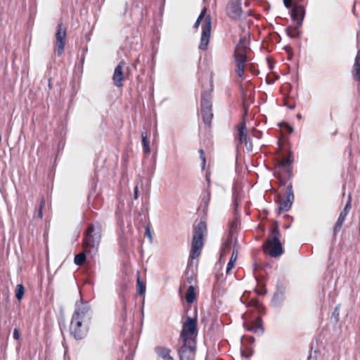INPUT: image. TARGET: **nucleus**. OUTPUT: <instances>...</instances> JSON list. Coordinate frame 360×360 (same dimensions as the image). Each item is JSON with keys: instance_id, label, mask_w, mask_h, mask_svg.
<instances>
[{"instance_id": "4d7b16f0", "label": "nucleus", "mask_w": 360, "mask_h": 360, "mask_svg": "<svg viewBox=\"0 0 360 360\" xmlns=\"http://www.w3.org/2000/svg\"><path fill=\"white\" fill-rule=\"evenodd\" d=\"M311 360H316V357L312 355V359Z\"/></svg>"}, {"instance_id": "aec40b11", "label": "nucleus", "mask_w": 360, "mask_h": 360, "mask_svg": "<svg viewBox=\"0 0 360 360\" xmlns=\"http://www.w3.org/2000/svg\"><path fill=\"white\" fill-rule=\"evenodd\" d=\"M352 75L354 81L360 83V49L357 51L354 59V63L352 70Z\"/></svg>"}, {"instance_id": "ea45409f", "label": "nucleus", "mask_w": 360, "mask_h": 360, "mask_svg": "<svg viewBox=\"0 0 360 360\" xmlns=\"http://www.w3.org/2000/svg\"><path fill=\"white\" fill-rule=\"evenodd\" d=\"M244 143L245 144V147L248 150L251 151L252 150V145L250 139L249 141H247V142H244Z\"/></svg>"}, {"instance_id": "7c9ffc66", "label": "nucleus", "mask_w": 360, "mask_h": 360, "mask_svg": "<svg viewBox=\"0 0 360 360\" xmlns=\"http://www.w3.org/2000/svg\"><path fill=\"white\" fill-rule=\"evenodd\" d=\"M120 301L121 304V316H126L127 314V299L124 294L120 295Z\"/></svg>"}, {"instance_id": "2f4dec72", "label": "nucleus", "mask_w": 360, "mask_h": 360, "mask_svg": "<svg viewBox=\"0 0 360 360\" xmlns=\"http://www.w3.org/2000/svg\"><path fill=\"white\" fill-rule=\"evenodd\" d=\"M15 297L18 301H20L25 293V288L22 284L17 285L15 290Z\"/></svg>"}, {"instance_id": "49530a36", "label": "nucleus", "mask_w": 360, "mask_h": 360, "mask_svg": "<svg viewBox=\"0 0 360 360\" xmlns=\"http://www.w3.org/2000/svg\"><path fill=\"white\" fill-rule=\"evenodd\" d=\"M285 105H286L289 109H294L295 108V104H287L285 103Z\"/></svg>"}, {"instance_id": "c9c22d12", "label": "nucleus", "mask_w": 360, "mask_h": 360, "mask_svg": "<svg viewBox=\"0 0 360 360\" xmlns=\"http://www.w3.org/2000/svg\"><path fill=\"white\" fill-rule=\"evenodd\" d=\"M44 203H45V200L44 198H41V201H40L39 207L38 210V217L40 219H42V217H43L42 209L44 205Z\"/></svg>"}, {"instance_id": "864d4df0", "label": "nucleus", "mask_w": 360, "mask_h": 360, "mask_svg": "<svg viewBox=\"0 0 360 360\" xmlns=\"http://www.w3.org/2000/svg\"><path fill=\"white\" fill-rule=\"evenodd\" d=\"M205 17L203 16H201L199 15V16L197 18V21H199L200 22H201V21L202 20V19L204 18Z\"/></svg>"}, {"instance_id": "3c124183", "label": "nucleus", "mask_w": 360, "mask_h": 360, "mask_svg": "<svg viewBox=\"0 0 360 360\" xmlns=\"http://www.w3.org/2000/svg\"><path fill=\"white\" fill-rule=\"evenodd\" d=\"M200 24V22L199 21H197V20H196V21H195V24H194V25H193V27H194L195 29H197V28L199 27Z\"/></svg>"}, {"instance_id": "79ce46f5", "label": "nucleus", "mask_w": 360, "mask_h": 360, "mask_svg": "<svg viewBox=\"0 0 360 360\" xmlns=\"http://www.w3.org/2000/svg\"><path fill=\"white\" fill-rule=\"evenodd\" d=\"M145 235L148 236L150 240L152 239L151 232L148 226L146 228Z\"/></svg>"}, {"instance_id": "f3484780", "label": "nucleus", "mask_w": 360, "mask_h": 360, "mask_svg": "<svg viewBox=\"0 0 360 360\" xmlns=\"http://www.w3.org/2000/svg\"><path fill=\"white\" fill-rule=\"evenodd\" d=\"M125 65V63L124 60H121L118 65L116 66L114 70V73L112 75V80L114 82V84L117 87H121L122 86V80L124 79V75H123V68Z\"/></svg>"}, {"instance_id": "f704fd0d", "label": "nucleus", "mask_w": 360, "mask_h": 360, "mask_svg": "<svg viewBox=\"0 0 360 360\" xmlns=\"http://www.w3.org/2000/svg\"><path fill=\"white\" fill-rule=\"evenodd\" d=\"M232 198H233V204L234 205V208L235 210H236V208L238 207V200L239 198V193L236 190L235 188H233V193H232Z\"/></svg>"}, {"instance_id": "9d476101", "label": "nucleus", "mask_w": 360, "mask_h": 360, "mask_svg": "<svg viewBox=\"0 0 360 360\" xmlns=\"http://www.w3.org/2000/svg\"><path fill=\"white\" fill-rule=\"evenodd\" d=\"M66 36V28L63 26L62 22L58 23L56 27V47L54 50L55 54L58 57H60L64 51Z\"/></svg>"}, {"instance_id": "bb28decb", "label": "nucleus", "mask_w": 360, "mask_h": 360, "mask_svg": "<svg viewBox=\"0 0 360 360\" xmlns=\"http://www.w3.org/2000/svg\"><path fill=\"white\" fill-rule=\"evenodd\" d=\"M300 27V26L297 25L293 27H288L285 29V32L288 36L292 39L299 38L300 37V32L299 31Z\"/></svg>"}, {"instance_id": "b1692460", "label": "nucleus", "mask_w": 360, "mask_h": 360, "mask_svg": "<svg viewBox=\"0 0 360 360\" xmlns=\"http://www.w3.org/2000/svg\"><path fill=\"white\" fill-rule=\"evenodd\" d=\"M274 175L278 179L280 186H285L292 177V174L283 173L282 172H276Z\"/></svg>"}, {"instance_id": "a878e982", "label": "nucleus", "mask_w": 360, "mask_h": 360, "mask_svg": "<svg viewBox=\"0 0 360 360\" xmlns=\"http://www.w3.org/2000/svg\"><path fill=\"white\" fill-rule=\"evenodd\" d=\"M238 257V249L236 246L233 247L231 257L227 264L226 266V273L229 274V271L233 269L234 266V263L236 262Z\"/></svg>"}, {"instance_id": "c756f323", "label": "nucleus", "mask_w": 360, "mask_h": 360, "mask_svg": "<svg viewBox=\"0 0 360 360\" xmlns=\"http://www.w3.org/2000/svg\"><path fill=\"white\" fill-rule=\"evenodd\" d=\"M141 141L143 148V152L146 154H150V143L148 140L147 135L146 132H141Z\"/></svg>"}, {"instance_id": "9b49d317", "label": "nucleus", "mask_w": 360, "mask_h": 360, "mask_svg": "<svg viewBox=\"0 0 360 360\" xmlns=\"http://www.w3.org/2000/svg\"><path fill=\"white\" fill-rule=\"evenodd\" d=\"M244 328L250 332L258 335H262L264 332V328L262 325V319L260 316L257 317H250L243 321Z\"/></svg>"}, {"instance_id": "c85d7f7f", "label": "nucleus", "mask_w": 360, "mask_h": 360, "mask_svg": "<svg viewBox=\"0 0 360 360\" xmlns=\"http://www.w3.org/2000/svg\"><path fill=\"white\" fill-rule=\"evenodd\" d=\"M206 180L207 182V188L205 190L206 194L203 195L202 201L205 206H207L210 202V197H211V193L210 191V179L207 174L206 175Z\"/></svg>"}, {"instance_id": "412c9836", "label": "nucleus", "mask_w": 360, "mask_h": 360, "mask_svg": "<svg viewBox=\"0 0 360 360\" xmlns=\"http://www.w3.org/2000/svg\"><path fill=\"white\" fill-rule=\"evenodd\" d=\"M238 129V139L240 143L249 141V137L246 132V124L245 121L241 122L237 125Z\"/></svg>"}, {"instance_id": "4c0bfd02", "label": "nucleus", "mask_w": 360, "mask_h": 360, "mask_svg": "<svg viewBox=\"0 0 360 360\" xmlns=\"http://www.w3.org/2000/svg\"><path fill=\"white\" fill-rule=\"evenodd\" d=\"M133 198L134 200H137L139 198V185L138 184H136L134 187Z\"/></svg>"}, {"instance_id": "6ab92c4d", "label": "nucleus", "mask_w": 360, "mask_h": 360, "mask_svg": "<svg viewBox=\"0 0 360 360\" xmlns=\"http://www.w3.org/2000/svg\"><path fill=\"white\" fill-rule=\"evenodd\" d=\"M233 56L235 59H247V51L244 39H240L236 45Z\"/></svg>"}, {"instance_id": "2eb2a0df", "label": "nucleus", "mask_w": 360, "mask_h": 360, "mask_svg": "<svg viewBox=\"0 0 360 360\" xmlns=\"http://www.w3.org/2000/svg\"><path fill=\"white\" fill-rule=\"evenodd\" d=\"M352 208L351 204V195H349L347 202L343 209V210L340 212L339 217L334 226L333 228V236H335L337 233L341 230L343 223L345 221V219Z\"/></svg>"}, {"instance_id": "1a4fd4ad", "label": "nucleus", "mask_w": 360, "mask_h": 360, "mask_svg": "<svg viewBox=\"0 0 360 360\" xmlns=\"http://www.w3.org/2000/svg\"><path fill=\"white\" fill-rule=\"evenodd\" d=\"M70 334L75 340H80L87 334L88 325H84V321L72 316L70 327Z\"/></svg>"}, {"instance_id": "a211bd4d", "label": "nucleus", "mask_w": 360, "mask_h": 360, "mask_svg": "<svg viewBox=\"0 0 360 360\" xmlns=\"http://www.w3.org/2000/svg\"><path fill=\"white\" fill-rule=\"evenodd\" d=\"M285 288L282 283H278L276 285V290L273 296V303L276 305L280 304L285 300Z\"/></svg>"}, {"instance_id": "f03ea898", "label": "nucleus", "mask_w": 360, "mask_h": 360, "mask_svg": "<svg viewBox=\"0 0 360 360\" xmlns=\"http://www.w3.org/2000/svg\"><path fill=\"white\" fill-rule=\"evenodd\" d=\"M281 235L276 224L271 229V234L269 236L266 243L262 245L266 253L272 257H277L283 253L282 245L280 240Z\"/></svg>"}, {"instance_id": "5701e85b", "label": "nucleus", "mask_w": 360, "mask_h": 360, "mask_svg": "<svg viewBox=\"0 0 360 360\" xmlns=\"http://www.w3.org/2000/svg\"><path fill=\"white\" fill-rule=\"evenodd\" d=\"M248 307H252L257 313L260 314H265V307L256 298H252L248 304Z\"/></svg>"}, {"instance_id": "de8ad7c7", "label": "nucleus", "mask_w": 360, "mask_h": 360, "mask_svg": "<svg viewBox=\"0 0 360 360\" xmlns=\"http://www.w3.org/2000/svg\"><path fill=\"white\" fill-rule=\"evenodd\" d=\"M187 282L189 283H192L193 281V276H187Z\"/></svg>"}, {"instance_id": "4be33fe9", "label": "nucleus", "mask_w": 360, "mask_h": 360, "mask_svg": "<svg viewBox=\"0 0 360 360\" xmlns=\"http://www.w3.org/2000/svg\"><path fill=\"white\" fill-rule=\"evenodd\" d=\"M156 354L164 360H174L170 355L171 349L165 347H156L155 348Z\"/></svg>"}, {"instance_id": "dca6fc26", "label": "nucleus", "mask_w": 360, "mask_h": 360, "mask_svg": "<svg viewBox=\"0 0 360 360\" xmlns=\"http://www.w3.org/2000/svg\"><path fill=\"white\" fill-rule=\"evenodd\" d=\"M305 15V8L302 5L295 4L290 11V16L298 26H302Z\"/></svg>"}, {"instance_id": "f8f14e48", "label": "nucleus", "mask_w": 360, "mask_h": 360, "mask_svg": "<svg viewBox=\"0 0 360 360\" xmlns=\"http://www.w3.org/2000/svg\"><path fill=\"white\" fill-rule=\"evenodd\" d=\"M227 15L232 20H237L243 17L242 0H229L226 6Z\"/></svg>"}, {"instance_id": "473e14b6", "label": "nucleus", "mask_w": 360, "mask_h": 360, "mask_svg": "<svg viewBox=\"0 0 360 360\" xmlns=\"http://www.w3.org/2000/svg\"><path fill=\"white\" fill-rule=\"evenodd\" d=\"M137 284L139 286L138 294L139 295L144 294L146 292V285L144 284V283L141 280L139 274H138V276H137Z\"/></svg>"}, {"instance_id": "5fc2aeb1", "label": "nucleus", "mask_w": 360, "mask_h": 360, "mask_svg": "<svg viewBox=\"0 0 360 360\" xmlns=\"http://www.w3.org/2000/svg\"><path fill=\"white\" fill-rule=\"evenodd\" d=\"M297 119H300H300H302V115H301V114H300V113H298V114L297 115Z\"/></svg>"}, {"instance_id": "e433bc0d", "label": "nucleus", "mask_w": 360, "mask_h": 360, "mask_svg": "<svg viewBox=\"0 0 360 360\" xmlns=\"http://www.w3.org/2000/svg\"><path fill=\"white\" fill-rule=\"evenodd\" d=\"M199 153H200V159H201L202 168L204 169L205 166V163H206V158H205L203 150L202 149H200L199 150Z\"/></svg>"}, {"instance_id": "a18cd8bd", "label": "nucleus", "mask_w": 360, "mask_h": 360, "mask_svg": "<svg viewBox=\"0 0 360 360\" xmlns=\"http://www.w3.org/2000/svg\"><path fill=\"white\" fill-rule=\"evenodd\" d=\"M206 12H207V8L205 7H204L200 12V15L205 17Z\"/></svg>"}, {"instance_id": "13d9d810", "label": "nucleus", "mask_w": 360, "mask_h": 360, "mask_svg": "<svg viewBox=\"0 0 360 360\" xmlns=\"http://www.w3.org/2000/svg\"><path fill=\"white\" fill-rule=\"evenodd\" d=\"M250 340L254 341L255 338L253 337H251Z\"/></svg>"}, {"instance_id": "58836bf2", "label": "nucleus", "mask_w": 360, "mask_h": 360, "mask_svg": "<svg viewBox=\"0 0 360 360\" xmlns=\"http://www.w3.org/2000/svg\"><path fill=\"white\" fill-rule=\"evenodd\" d=\"M13 337L15 340H18L20 339V333H19V330L17 328H15L13 330Z\"/></svg>"}, {"instance_id": "bf43d9fd", "label": "nucleus", "mask_w": 360, "mask_h": 360, "mask_svg": "<svg viewBox=\"0 0 360 360\" xmlns=\"http://www.w3.org/2000/svg\"><path fill=\"white\" fill-rule=\"evenodd\" d=\"M289 227H290V226H286L285 228L288 229Z\"/></svg>"}, {"instance_id": "0eeeda50", "label": "nucleus", "mask_w": 360, "mask_h": 360, "mask_svg": "<svg viewBox=\"0 0 360 360\" xmlns=\"http://www.w3.org/2000/svg\"><path fill=\"white\" fill-rule=\"evenodd\" d=\"M200 114L202 118L203 122L210 126L211 124L213 113L212 112V101H211V94L207 91H204L201 95V102H200Z\"/></svg>"}, {"instance_id": "ddd939ff", "label": "nucleus", "mask_w": 360, "mask_h": 360, "mask_svg": "<svg viewBox=\"0 0 360 360\" xmlns=\"http://www.w3.org/2000/svg\"><path fill=\"white\" fill-rule=\"evenodd\" d=\"M294 161V156L292 151H289L288 157H283L278 159L276 162V172H282L287 174H292V164Z\"/></svg>"}, {"instance_id": "4468645a", "label": "nucleus", "mask_w": 360, "mask_h": 360, "mask_svg": "<svg viewBox=\"0 0 360 360\" xmlns=\"http://www.w3.org/2000/svg\"><path fill=\"white\" fill-rule=\"evenodd\" d=\"M211 32V17L210 15L205 18V22L202 26V34L200 38V42L198 48L200 50H205L210 42Z\"/></svg>"}, {"instance_id": "cd10ccee", "label": "nucleus", "mask_w": 360, "mask_h": 360, "mask_svg": "<svg viewBox=\"0 0 360 360\" xmlns=\"http://www.w3.org/2000/svg\"><path fill=\"white\" fill-rule=\"evenodd\" d=\"M195 297L196 294L195 292V288L193 285H191L187 290L185 299L188 304H191L194 302Z\"/></svg>"}, {"instance_id": "6e6d98bb", "label": "nucleus", "mask_w": 360, "mask_h": 360, "mask_svg": "<svg viewBox=\"0 0 360 360\" xmlns=\"http://www.w3.org/2000/svg\"><path fill=\"white\" fill-rule=\"evenodd\" d=\"M312 359V354H311L309 357H308V360H311Z\"/></svg>"}, {"instance_id": "8fccbe9b", "label": "nucleus", "mask_w": 360, "mask_h": 360, "mask_svg": "<svg viewBox=\"0 0 360 360\" xmlns=\"http://www.w3.org/2000/svg\"><path fill=\"white\" fill-rule=\"evenodd\" d=\"M257 290V292L260 295H264L266 294V290Z\"/></svg>"}, {"instance_id": "09e8293b", "label": "nucleus", "mask_w": 360, "mask_h": 360, "mask_svg": "<svg viewBox=\"0 0 360 360\" xmlns=\"http://www.w3.org/2000/svg\"><path fill=\"white\" fill-rule=\"evenodd\" d=\"M287 130L288 133L291 134L293 131V128L290 125H287Z\"/></svg>"}, {"instance_id": "72a5a7b5", "label": "nucleus", "mask_w": 360, "mask_h": 360, "mask_svg": "<svg viewBox=\"0 0 360 360\" xmlns=\"http://www.w3.org/2000/svg\"><path fill=\"white\" fill-rule=\"evenodd\" d=\"M231 245H232V238L231 237H230L229 238H228L224 243H223V245H222V250L223 251L226 253L227 252H229L231 248Z\"/></svg>"}, {"instance_id": "393cba45", "label": "nucleus", "mask_w": 360, "mask_h": 360, "mask_svg": "<svg viewBox=\"0 0 360 360\" xmlns=\"http://www.w3.org/2000/svg\"><path fill=\"white\" fill-rule=\"evenodd\" d=\"M236 62V72L238 77H243L244 75V69L247 59H235Z\"/></svg>"}, {"instance_id": "c03bdc74", "label": "nucleus", "mask_w": 360, "mask_h": 360, "mask_svg": "<svg viewBox=\"0 0 360 360\" xmlns=\"http://www.w3.org/2000/svg\"><path fill=\"white\" fill-rule=\"evenodd\" d=\"M241 355L243 357L250 358L252 355V353L250 352V354H246L245 351L241 350Z\"/></svg>"}, {"instance_id": "423d86ee", "label": "nucleus", "mask_w": 360, "mask_h": 360, "mask_svg": "<svg viewBox=\"0 0 360 360\" xmlns=\"http://www.w3.org/2000/svg\"><path fill=\"white\" fill-rule=\"evenodd\" d=\"M93 311L89 302L84 301L82 297L75 304V310L72 317L84 321V325H89L92 317Z\"/></svg>"}, {"instance_id": "39448f33", "label": "nucleus", "mask_w": 360, "mask_h": 360, "mask_svg": "<svg viewBox=\"0 0 360 360\" xmlns=\"http://www.w3.org/2000/svg\"><path fill=\"white\" fill-rule=\"evenodd\" d=\"M198 335V322L196 317L188 316L186 322L182 326L179 340H196Z\"/></svg>"}, {"instance_id": "a19ab883", "label": "nucleus", "mask_w": 360, "mask_h": 360, "mask_svg": "<svg viewBox=\"0 0 360 360\" xmlns=\"http://www.w3.org/2000/svg\"><path fill=\"white\" fill-rule=\"evenodd\" d=\"M284 6L289 8L292 6V0H283Z\"/></svg>"}, {"instance_id": "603ef678", "label": "nucleus", "mask_w": 360, "mask_h": 360, "mask_svg": "<svg viewBox=\"0 0 360 360\" xmlns=\"http://www.w3.org/2000/svg\"><path fill=\"white\" fill-rule=\"evenodd\" d=\"M333 314L334 315H337V316L339 315V312H338V307H335V310H334V312H333Z\"/></svg>"}, {"instance_id": "7ed1b4c3", "label": "nucleus", "mask_w": 360, "mask_h": 360, "mask_svg": "<svg viewBox=\"0 0 360 360\" xmlns=\"http://www.w3.org/2000/svg\"><path fill=\"white\" fill-rule=\"evenodd\" d=\"M207 232L205 221H200L193 226V236L191 243V252L190 257L195 259L199 257L204 245V236Z\"/></svg>"}, {"instance_id": "f257e3e1", "label": "nucleus", "mask_w": 360, "mask_h": 360, "mask_svg": "<svg viewBox=\"0 0 360 360\" xmlns=\"http://www.w3.org/2000/svg\"><path fill=\"white\" fill-rule=\"evenodd\" d=\"M101 224L98 221H93L89 224L84 234L83 247L84 252L76 255L75 263L77 265H82L86 261V254L93 257L98 251L101 238Z\"/></svg>"}, {"instance_id": "37998d69", "label": "nucleus", "mask_w": 360, "mask_h": 360, "mask_svg": "<svg viewBox=\"0 0 360 360\" xmlns=\"http://www.w3.org/2000/svg\"><path fill=\"white\" fill-rule=\"evenodd\" d=\"M120 245L122 247L123 249H127L128 247V243L127 241H125L124 239H120Z\"/></svg>"}, {"instance_id": "6e6552de", "label": "nucleus", "mask_w": 360, "mask_h": 360, "mask_svg": "<svg viewBox=\"0 0 360 360\" xmlns=\"http://www.w3.org/2000/svg\"><path fill=\"white\" fill-rule=\"evenodd\" d=\"M294 199L295 196L292 191V184H290L287 186L285 193V198H283L281 195L278 196V214L290 210Z\"/></svg>"}, {"instance_id": "20e7f679", "label": "nucleus", "mask_w": 360, "mask_h": 360, "mask_svg": "<svg viewBox=\"0 0 360 360\" xmlns=\"http://www.w3.org/2000/svg\"><path fill=\"white\" fill-rule=\"evenodd\" d=\"M177 349L179 360H195L197 350L196 340H179Z\"/></svg>"}]
</instances>
